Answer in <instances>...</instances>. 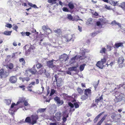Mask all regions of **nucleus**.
I'll list each match as a JSON object with an SVG mask.
<instances>
[{"label":"nucleus","instance_id":"obj_1","mask_svg":"<svg viewBox=\"0 0 125 125\" xmlns=\"http://www.w3.org/2000/svg\"><path fill=\"white\" fill-rule=\"evenodd\" d=\"M25 98L24 97L20 98L19 99V101L16 104H15V103H12L9 111V113L12 115H13L15 112H16L17 110L18 109V108H16V107L17 105L20 103L24 102L25 101Z\"/></svg>","mask_w":125,"mask_h":125},{"label":"nucleus","instance_id":"obj_2","mask_svg":"<svg viewBox=\"0 0 125 125\" xmlns=\"http://www.w3.org/2000/svg\"><path fill=\"white\" fill-rule=\"evenodd\" d=\"M80 52V55H76L75 56L71 58L70 62L71 64H72L76 62L75 60H77L79 58L82 59L86 57L85 54V52L83 51Z\"/></svg>","mask_w":125,"mask_h":125},{"label":"nucleus","instance_id":"obj_3","mask_svg":"<svg viewBox=\"0 0 125 125\" xmlns=\"http://www.w3.org/2000/svg\"><path fill=\"white\" fill-rule=\"evenodd\" d=\"M62 115V114L61 112H58L55 114L53 118L55 120L59 121L61 120Z\"/></svg>","mask_w":125,"mask_h":125},{"label":"nucleus","instance_id":"obj_4","mask_svg":"<svg viewBox=\"0 0 125 125\" xmlns=\"http://www.w3.org/2000/svg\"><path fill=\"white\" fill-rule=\"evenodd\" d=\"M38 116L37 115H32L31 116V124L33 125L37 123V120L38 119Z\"/></svg>","mask_w":125,"mask_h":125},{"label":"nucleus","instance_id":"obj_5","mask_svg":"<svg viewBox=\"0 0 125 125\" xmlns=\"http://www.w3.org/2000/svg\"><path fill=\"white\" fill-rule=\"evenodd\" d=\"M9 74L8 73L4 72L3 69L0 70V76L1 78L6 77Z\"/></svg>","mask_w":125,"mask_h":125},{"label":"nucleus","instance_id":"obj_6","mask_svg":"<svg viewBox=\"0 0 125 125\" xmlns=\"http://www.w3.org/2000/svg\"><path fill=\"white\" fill-rule=\"evenodd\" d=\"M124 59L122 57H119L118 60V63L119 64V67L120 68H122L123 66L121 65V64L123 63L124 61Z\"/></svg>","mask_w":125,"mask_h":125},{"label":"nucleus","instance_id":"obj_7","mask_svg":"<svg viewBox=\"0 0 125 125\" xmlns=\"http://www.w3.org/2000/svg\"><path fill=\"white\" fill-rule=\"evenodd\" d=\"M17 78L15 76H12L10 77L9 79V81L11 83H16Z\"/></svg>","mask_w":125,"mask_h":125},{"label":"nucleus","instance_id":"obj_8","mask_svg":"<svg viewBox=\"0 0 125 125\" xmlns=\"http://www.w3.org/2000/svg\"><path fill=\"white\" fill-rule=\"evenodd\" d=\"M60 61H62L63 60H64V61H65L67 60L69 58L66 54H64L61 55L60 57Z\"/></svg>","mask_w":125,"mask_h":125},{"label":"nucleus","instance_id":"obj_9","mask_svg":"<svg viewBox=\"0 0 125 125\" xmlns=\"http://www.w3.org/2000/svg\"><path fill=\"white\" fill-rule=\"evenodd\" d=\"M54 61H55L54 60H52L47 62V65L49 68H52L55 66V65L53 62Z\"/></svg>","mask_w":125,"mask_h":125},{"label":"nucleus","instance_id":"obj_10","mask_svg":"<svg viewBox=\"0 0 125 125\" xmlns=\"http://www.w3.org/2000/svg\"><path fill=\"white\" fill-rule=\"evenodd\" d=\"M35 48L34 46H31L29 48V49L26 51L25 54L26 55L30 54V53L33 51V49H34Z\"/></svg>","mask_w":125,"mask_h":125},{"label":"nucleus","instance_id":"obj_11","mask_svg":"<svg viewBox=\"0 0 125 125\" xmlns=\"http://www.w3.org/2000/svg\"><path fill=\"white\" fill-rule=\"evenodd\" d=\"M66 111H64L62 113V115L63 118H62L63 121L65 122L66 120V118L68 117V115L65 113Z\"/></svg>","mask_w":125,"mask_h":125},{"label":"nucleus","instance_id":"obj_12","mask_svg":"<svg viewBox=\"0 0 125 125\" xmlns=\"http://www.w3.org/2000/svg\"><path fill=\"white\" fill-rule=\"evenodd\" d=\"M35 65H34L32 68L29 70V71L32 74H34L36 73L37 72L36 70L35 69Z\"/></svg>","mask_w":125,"mask_h":125},{"label":"nucleus","instance_id":"obj_13","mask_svg":"<svg viewBox=\"0 0 125 125\" xmlns=\"http://www.w3.org/2000/svg\"><path fill=\"white\" fill-rule=\"evenodd\" d=\"M54 99L57 102L58 104H60L61 105L63 103V101H61L60 98L58 97H55L54 98Z\"/></svg>","mask_w":125,"mask_h":125},{"label":"nucleus","instance_id":"obj_14","mask_svg":"<svg viewBox=\"0 0 125 125\" xmlns=\"http://www.w3.org/2000/svg\"><path fill=\"white\" fill-rule=\"evenodd\" d=\"M96 65L97 67L101 69L103 68L104 66V65L100 61L97 62Z\"/></svg>","mask_w":125,"mask_h":125},{"label":"nucleus","instance_id":"obj_15","mask_svg":"<svg viewBox=\"0 0 125 125\" xmlns=\"http://www.w3.org/2000/svg\"><path fill=\"white\" fill-rule=\"evenodd\" d=\"M24 122L28 123L31 124V118L30 117H28L25 119Z\"/></svg>","mask_w":125,"mask_h":125},{"label":"nucleus","instance_id":"obj_16","mask_svg":"<svg viewBox=\"0 0 125 125\" xmlns=\"http://www.w3.org/2000/svg\"><path fill=\"white\" fill-rule=\"evenodd\" d=\"M71 40L73 42L74 41V40L72 39V35H69L67 38H66L65 39V41L67 42Z\"/></svg>","mask_w":125,"mask_h":125},{"label":"nucleus","instance_id":"obj_17","mask_svg":"<svg viewBox=\"0 0 125 125\" xmlns=\"http://www.w3.org/2000/svg\"><path fill=\"white\" fill-rule=\"evenodd\" d=\"M120 93H119V96H118V95L117 96H118V97L116 96V94L115 95V99L117 100V102L121 101L122 99V97L121 96H120Z\"/></svg>","mask_w":125,"mask_h":125},{"label":"nucleus","instance_id":"obj_18","mask_svg":"<svg viewBox=\"0 0 125 125\" xmlns=\"http://www.w3.org/2000/svg\"><path fill=\"white\" fill-rule=\"evenodd\" d=\"M91 93V90L89 89H85V90L84 94L88 96V95L90 94Z\"/></svg>","mask_w":125,"mask_h":125},{"label":"nucleus","instance_id":"obj_19","mask_svg":"<svg viewBox=\"0 0 125 125\" xmlns=\"http://www.w3.org/2000/svg\"><path fill=\"white\" fill-rule=\"evenodd\" d=\"M11 32L12 31H4V32L2 33L6 35L9 36L11 35Z\"/></svg>","mask_w":125,"mask_h":125},{"label":"nucleus","instance_id":"obj_20","mask_svg":"<svg viewBox=\"0 0 125 125\" xmlns=\"http://www.w3.org/2000/svg\"><path fill=\"white\" fill-rule=\"evenodd\" d=\"M123 43L122 42H119L115 43V45L117 48H118L119 47H123Z\"/></svg>","mask_w":125,"mask_h":125},{"label":"nucleus","instance_id":"obj_21","mask_svg":"<svg viewBox=\"0 0 125 125\" xmlns=\"http://www.w3.org/2000/svg\"><path fill=\"white\" fill-rule=\"evenodd\" d=\"M77 69V68L76 67H73L69 68L68 70L69 71L72 72L75 71Z\"/></svg>","mask_w":125,"mask_h":125},{"label":"nucleus","instance_id":"obj_22","mask_svg":"<svg viewBox=\"0 0 125 125\" xmlns=\"http://www.w3.org/2000/svg\"><path fill=\"white\" fill-rule=\"evenodd\" d=\"M42 29L44 31L45 30H49V32L50 33L52 32L51 30L49 28H47V27L45 26H43L42 27Z\"/></svg>","mask_w":125,"mask_h":125},{"label":"nucleus","instance_id":"obj_23","mask_svg":"<svg viewBox=\"0 0 125 125\" xmlns=\"http://www.w3.org/2000/svg\"><path fill=\"white\" fill-rule=\"evenodd\" d=\"M116 116H118L121 117V115L120 114H112L111 116V118L113 119H116V118H115Z\"/></svg>","mask_w":125,"mask_h":125},{"label":"nucleus","instance_id":"obj_24","mask_svg":"<svg viewBox=\"0 0 125 125\" xmlns=\"http://www.w3.org/2000/svg\"><path fill=\"white\" fill-rule=\"evenodd\" d=\"M86 65V64H83L80 65L79 67V69L80 71H82L83 70Z\"/></svg>","mask_w":125,"mask_h":125},{"label":"nucleus","instance_id":"obj_25","mask_svg":"<svg viewBox=\"0 0 125 125\" xmlns=\"http://www.w3.org/2000/svg\"><path fill=\"white\" fill-rule=\"evenodd\" d=\"M13 64L12 63H10L9 65L6 66V68H8L10 69H11L13 68Z\"/></svg>","mask_w":125,"mask_h":125},{"label":"nucleus","instance_id":"obj_26","mask_svg":"<svg viewBox=\"0 0 125 125\" xmlns=\"http://www.w3.org/2000/svg\"><path fill=\"white\" fill-rule=\"evenodd\" d=\"M46 109V108H40L38 109L37 111V112H40V113H43L45 111Z\"/></svg>","mask_w":125,"mask_h":125},{"label":"nucleus","instance_id":"obj_27","mask_svg":"<svg viewBox=\"0 0 125 125\" xmlns=\"http://www.w3.org/2000/svg\"><path fill=\"white\" fill-rule=\"evenodd\" d=\"M88 97V96L84 94L81 97V98L83 100H85Z\"/></svg>","mask_w":125,"mask_h":125},{"label":"nucleus","instance_id":"obj_28","mask_svg":"<svg viewBox=\"0 0 125 125\" xmlns=\"http://www.w3.org/2000/svg\"><path fill=\"white\" fill-rule=\"evenodd\" d=\"M68 6L69 8L71 9H72L74 8V6L73 3L70 2L68 4Z\"/></svg>","mask_w":125,"mask_h":125},{"label":"nucleus","instance_id":"obj_29","mask_svg":"<svg viewBox=\"0 0 125 125\" xmlns=\"http://www.w3.org/2000/svg\"><path fill=\"white\" fill-rule=\"evenodd\" d=\"M77 91L78 93L80 94H82L83 93V90L79 88H77Z\"/></svg>","mask_w":125,"mask_h":125},{"label":"nucleus","instance_id":"obj_30","mask_svg":"<svg viewBox=\"0 0 125 125\" xmlns=\"http://www.w3.org/2000/svg\"><path fill=\"white\" fill-rule=\"evenodd\" d=\"M61 96L62 97H63L65 99L66 98L68 97H69L67 94L65 93H63L61 94Z\"/></svg>","mask_w":125,"mask_h":125},{"label":"nucleus","instance_id":"obj_31","mask_svg":"<svg viewBox=\"0 0 125 125\" xmlns=\"http://www.w3.org/2000/svg\"><path fill=\"white\" fill-rule=\"evenodd\" d=\"M46 70L44 68H42L39 71V73L40 74H41L42 73L44 72H45Z\"/></svg>","mask_w":125,"mask_h":125},{"label":"nucleus","instance_id":"obj_32","mask_svg":"<svg viewBox=\"0 0 125 125\" xmlns=\"http://www.w3.org/2000/svg\"><path fill=\"white\" fill-rule=\"evenodd\" d=\"M53 31L55 33L58 34H60L61 32V31L60 29H57V30H53Z\"/></svg>","mask_w":125,"mask_h":125},{"label":"nucleus","instance_id":"obj_33","mask_svg":"<svg viewBox=\"0 0 125 125\" xmlns=\"http://www.w3.org/2000/svg\"><path fill=\"white\" fill-rule=\"evenodd\" d=\"M106 51V48H102L100 51V52L101 53H105Z\"/></svg>","mask_w":125,"mask_h":125},{"label":"nucleus","instance_id":"obj_34","mask_svg":"<svg viewBox=\"0 0 125 125\" xmlns=\"http://www.w3.org/2000/svg\"><path fill=\"white\" fill-rule=\"evenodd\" d=\"M121 7L123 8L124 10H125V2H123L122 3L120 6Z\"/></svg>","mask_w":125,"mask_h":125},{"label":"nucleus","instance_id":"obj_35","mask_svg":"<svg viewBox=\"0 0 125 125\" xmlns=\"http://www.w3.org/2000/svg\"><path fill=\"white\" fill-rule=\"evenodd\" d=\"M55 90L53 89H51L50 96H51L52 95L55 93Z\"/></svg>","mask_w":125,"mask_h":125},{"label":"nucleus","instance_id":"obj_36","mask_svg":"<svg viewBox=\"0 0 125 125\" xmlns=\"http://www.w3.org/2000/svg\"><path fill=\"white\" fill-rule=\"evenodd\" d=\"M36 66L38 69L41 68L42 67V65L41 64L39 63L36 64Z\"/></svg>","mask_w":125,"mask_h":125},{"label":"nucleus","instance_id":"obj_37","mask_svg":"<svg viewBox=\"0 0 125 125\" xmlns=\"http://www.w3.org/2000/svg\"><path fill=\"white\" fill-rule=\"evenodd\" d=\"M103 99L102 95H101L99 98L95 99V102L96 103H98L99 101H100L101 99Z\"/></svg>","mask_w":125,"mask_h":125},{"label":"nucleus","instance_id":"obj_38","mask_svg":"<svg viewBox=\"0 0 125 125\" xmlns=\"http://www.w3.org/2000/svg\"><path fill=\"white\" fill-rule=\"evenodd\" d=\"M99 81H98L97 82H95L94 83V85L95 89L97 88L99 83Z\"/></svg>","mask_w":125,"mask_h":125},{"label":"nucleus","instance_id":"obj_39","mask_svg":"<svg viewBox=\"0 0 125 125\" xmlns=\"http://www.w3.org/2000/svg\"><path fill=\"white\" fill-rule=\"evenodd\" d=\"M19 61L20 62H22V64H25V61L24 60V59L23 58H21L20 59H19Z\"/></svg>","mask_w":125,"mask_h":125},{"label":"nucleus","instance_id":"obj_40","mask_svg":"<svg viewBox=\"0 0 125 125\" xmlns=\"http://www.w3.org/2000/svg\"><path fill=\"white\" fill-rule=\"evenodd\" d=\"M29 80L30 78L28 77L23 78V82H24L25 81H28Z\"/></svg>","mask_w":125,"mask_h":125},{"label":"nucleus","instance_id":"obj_41","mask_svg":"<svg viewBox=\"0 0 125 125\" xmlns=\"http://www.w3.org/2000/svg\"><path fill=\"white\" fill-rule=\"evenodd\" d=\"M106 60L105 58H104L101 60V62L103 63V64H104L105 63Z\"/></svg>","mask_w":125,"mask_h":125},{"label":"nucleus","instance_id":"obj_42","mask_svg":"<svg viewBox=\"0 0 125 125\" xmlns=\"http://www.w3.org/2000/svg\"><path fill=\"white\" fill-rule=\"evenodd\" d=\"M18 27L17 26V25H14L13 27H12V29L15 30V31H17V29H18Z\"/></svg>","mask_w":125,"mask_h":125},{"label":"nucleus","instance_id":"obj_43","mask_svg":"<svg viewBox=\"0 0 125 125\" xmlns=\"http://www.w3.org/2000/svg\"><path fill=\"white\" fill-rule=\"evenodd\" d=\"M67 18L69 20H72L73 19V17L71 15L68 14Z\"/></svg>","mask_w":125,"mask_h":125},{"label":"nucleus","instance_id":"obj_44","mask_svg":"<svg viewBox=\"0 0 125 125\" xmlns=\"http://www.w3.org/2000/svg\"><path fill=\"white\" fill-rule=\"evenodd\" d=\"M24 104L25 106H28L29 107H30V105L29 104L28 102L26 101L25 100L24 102Z\"/></svg>","mask_w":125,"mask_h":125},{"label":"nucleus","instance_id":"obj_45","mask_svg":"<svg viewBox=\"0 0 125 125\" xmlns=\"http://www.w3.org/2000/svg\"><path fill=\"white\" fill-rule=\"evenodd\" d=\"M6 27H8L9 28H11L12 27V26L11 24H7L5 26Z\"/></svg>","mask_w":125,"mask_h":125},{"label":"nucleus","instance_id":"obj_46","mask_svg":"<svg viewBox=\"0 0 125 125\" xmlns=\"http://www.w3.org/2000/svg\"><path fill=\"white\" fill-rule=\"evenodd\" d=\"M74 104L76 108H78L79 107V104L77 103H74Z\"/></svg>","mask_w":125,"mask_h":125},{"label":"nucleus","instance_id":"obj_47","mask_svg":"<svg viewBox=\"0 0 125 125\" xmlns=\"http://www.w3.org/2000/svg\"><path fill=\"white\" fill-rule=\"evenodd\" d=\"M63 11L65 12H68V10L66 7H63L62 9Z\"/></svg>","mask_w":125,"mask_h":125},{"label":"nucleus","instance_id":"obj_48","mask_svg":"<svg viewBox=\"0 0 125 125\" xmlns=\"http://www.w3.org/2000/svg\"><path fill=\"white\" fill-rule=\"evenodd\" d=\"M68 105L69 106L72 108H73L74 107V105L71 102L69 103Z\"/></svg>","mask_w":125,"mask_h":125},{"label":"nucleus","instance_id":"obj_49","mask_svg":"<svg viewBox=\"0 0 125 125\" xmlns=\"http://www.w3.org/2000/svg\"><path fill=\"white\" fill-rule=\"evenodd\" d=\"M118 22H116L115 21H114L111 23V24L114 25H116Z\"/></svg>","mask_w":125,"mask_h":125},{"label":"nucleus","instance_id":"obj_50","mask_svg":"<svg viewBox=\"0 0 125 125\" xmlns=\"http://www.w3.org/2000/svg\"><path fill=\"white\" fill-rule=\"evenodd\" d=\"M93 21V20L92 19L90 18H89L88 20V22L90 24H91L92 23V21Z\"/></svg>","mask_w":125,"mask_h":125},{"label":"nucleus","instance_id":"obj_51","mask_svg":"<svg viewBox=\"0 0 125 125\" xmlns=\"http://www.w3.org/2000/svg\"><path fill=\"white\" fill-rule=\"evenodd\" d=\"M25 87V86L24 85H22L21 86H19V87L21 88H22V90H23L24 91L25 90V88H24V87Z\"/></svg>","mask_w":125,"mask_h":125},{"label":"nucleus","instance_id":"obj_52","mask_svg":"<svg viewBox=\"0 0 125 125\" xmlns=\"http://www.w3.org/2000/svg\"><path fill=\"white\" fill-rule=\"evenodd\" d=\"M97 34V33L95 32H93L91 34V36L93 37H94Z\"/></svg>","mask_w":125,"mask_h":125},{"label":"nucleus","instance_id":"obj_53","mask_svg":"<svg viewBox=\"0 0 125 125\" xmlns=\"http://www.w3.org/2000/svg\"><path fill=\"white\" fill-rule=\"evenodd\" d=\"M117 2H115L114 1H112V5L113 6H115L117 5Z\"/></svg>","mask_w":125,"mask_h":125},{"label":"nucleus","instance_id":"obj_54","mask_svg":"<svg viewBox=\"0 0 125 125\" xmlns=\"http://www.w3.org/2000/svg\"><path fill=\"white\" fill-rule=\"evenodd\" d=\"M11 101L10 100V99H8L7 100V104L8 105H9L11 103Z\"/></svg>","mask_w":125,"mask_h":125},{"label":"nucleus","instance_id":"obj_55","mask_svg":"<svg viewBox=\"0 0 125 125\" xmlns=\"http://www.w3.org/2000/svg\"><path fill=\"white\" fill-rule=\"evenodd\" d=\"M105 8L107 10H109L110 9V8L109 6L107 5H105Z\"/></svg>","mask_w":125,"mask_h":125},{"label":"nucleus","instance_id":"obj_56","mask_svg":"<svg viewBox=\"0 0 125 125\" xmlns=\"http://www.w3.org/2000/svg\"><path fill=\"white\" fill-rule=\"evenodd\" d=\"M111 47L109 45L107 46V49H108V50L110 51L111 50Z\"/></svg>","mask_w":125,"mask_h":125},{"label":"nucleus","instance_id":"obj_57","mask_svg":"<svg viewBox=\"0 0 125 125\" xmlns=\"http://www.w3.org/2000/svg\"><path fill=\"white\" fill-rule=\"evenodd\" d=\"M54 77L55 78L56 81V82H57V79L58 77V75H57V74H55L54 75Z\"/></svg>","mask_w":125,"mask_h":125},{"label":"nucleus","instance_id":"obj_58","mask_svg":"<svg viewBox=\"0 0 125 125\" xmlns=\"http://www.w3.org/2000/svg\"><path fill=\"white\" fill-rule=\"evenodd\" d=\"M25 34L26 36H28L31 34V33L30 32H26L25 33Z\"/></svg>","mask_w":125,"mask_h":125},{"label":"nucleus","instance_id":"obj_59","mask_svg":"<svg viewBox=\"0 0 125 125\" xmlns=\"http://www.w3.org/2000/svg\"><path fill=\"white\" fill-rule=\"evenodd\" d=\"M44 73H45V74L46 75V76H47L48 77L50 75L49 73L46 72V71H45V72H44Z\"/></svg>","mask_w":125,"mask_h":125},{"label":"nucleus","instance_id":"obj_60","mask_svg":"<svg viewBox=\"0 0 125 125\" xmlns=\"http://www.w3.org/2000/svg\"><path fill=\"white\" fill-rule=\"evenodd\" d=\"M50 125H57V124L55 123H50Z\"/></svg>","mask_w":125,"mask_h":125},{"label":"nucleus","instance_id":"obj_61","mask_svg":"<svg viewBox=\"0 0 125 125\" xmlns=\"http://www.w3.org/2000/svg\"><path fill=\"white\" fill-rule=\"evenodd\" d=\"M19 123H20L21 124H22L24 123H25V122H24V121L23 119L21 120Z\"/></svg>","mask_w":125,"mask_h":125},{"label":"nucleus","instance_id":"obj_62","mask_svg":"<svg viewBox=\"0 0 125 125\" xmlns=\"http://www.w3.org/2000/svg\"><path fill=\"white\" fill-rule=\"evenodd\" d=\"M104 112H103L102 113H101L99 114L98 115H97V116H99V117H100L101 115H102L104 113Z\"/></svg>","mask_w":125,"mask_h":125},{"label":"nucleus","instance_id":"obj_63","mask_svg":"<svg viewBox=\"0 0 125 125\" xmlns=\"http://www.w3.org/2000/svg\"><path fill=\"white\" fill-rule=\"evenodd\" d=\"M98 120V119H97L96 118H95L94 120V123H96L97 122V121Z\"/></svg>","mask_w":125,"mask_h":125},{"label":"nucleus","instance_id":"obj_64","mask_svg":"<svg viewBox=\"0 0 125 125\" xmlns=\"http://www.w3.org/2000/svg\"><path fill=\"white\" fill-rule=\"evenodd\" d=\"M102 122L101 121H100L97 124V125H100Z\"/></svg>","mask_w":125,"mask_h":125}]
</instances>
